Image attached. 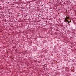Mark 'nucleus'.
<instances>
[{"mask_svg": "<svg viewBox=\"0 0 76 76\" xmlns=\"http://www.w3.org/2000/svg\"><path fill=\"white\" fill-rule=\"evenodd\" d=\"M66 18H65V19H69V17H66Z\"/></svg>", "mask_w": 76, "mask_h": 76, "instance_id": "f03ea898", "label": "nucleus"}, {"mask_svg": "<svg viewBox=\"0 0 76 76\" xmlns=\"http://www.w3.org/2000/svg\"><path fill=\"white\" fill-rule=\"evenodd\" d=\"M68 22V23H70V22L69 21H68V22Z\"/></svg>", "mask_w": 76, "mask_h": 76, "instance_id": "7ed1b4c3", "label": "nucleus"}, {"mask_svg": "<svg viewBox=\"0 0 76 76\" xmlns=\"http://www.w3.org/2000/svg\"><path fill=\"white\" fill-rule=\"evenodd\" d=\"M64 19L65 20V22H68V20L67 18H64Z\"/></svg>", "mask_w": 76, "mask_h": 76, "instance_id": "f257e3e1", "label": "nucleus"}, {"mask_svg": "<svg viewBox=\"0 0 76 76\" xmlns=\"http://www.w3.org/2000/svg\"><path fill=\"white\" fill-rule=\"evenodd\" d=\"M64 22H65V21H64Z\"/></svg>", "mask_w": 76, "mask_h": 76, "instance_id": "20e7f679", "label": "nucleus"}]
</instances>
